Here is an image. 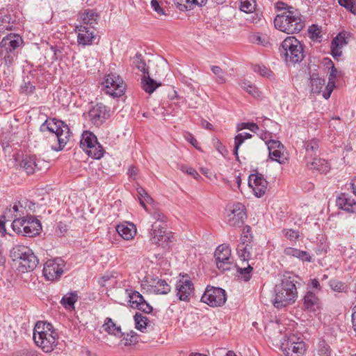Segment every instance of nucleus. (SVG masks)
I'll return each instance as SVG.
<instances>
[{
  "label": "nucleus",
  "instance_id": "26",
  "mask_svg": "<svg viewBox=\"0 0 356 356\" xmlns=\"http://www.w3.org/2000/svg\"><path fill=\"white\" fill-rule=\"evenodd\" d=\"M304 306L305 309L316 312L320 307V301L312 292L308 291L304 297Z\"/></svg>",
  "mask_w": 356,
  "mask_h": 356
},
{
  "label": "nucleus",
  "instance_id": "22",
  "mask_svg": "<svg viewBox=\"0 0 356 356\" xmlns=\"http://www.w3.org/2000/svg\"><path fill=\"white\" fill-rule=\"evenodd\" d=\"M40 163L44 162L38 160L35 156L33 155H25L23 156L22 161L19 163V165L22 168L28 175L33 174L35 170H40L42 167Z\"/></svg>",
  "mask_w": 356,
  "mask_h": 356
},
{
  "label": "nucleus",
  "instance_id": "9",
  "mask_svg": "<svg viewBox=\"0 0 356 356\" xmlns=\"http://www.w3.org/2000/svg\"><path fill=\"white\" fill-rule=\"evenodd\" d=\"M225 291L219 287L207 286L201 297V301L211 307H220L226 302Z\"/></svg>",
  "mask_w": 356,
  "mask_h": 356
},
{
  "label": "nucleus",
  "instance_id": "51",
  "mask_svg": "<svg viewBox=\"0 0 356 356\" xmlns=\"http://www.w3.org/2000/svg\"><path fill=\"white\" fill-rule=\"evenodd\" d=\"M123 334H124L122 335V337H123L122 341H123V343L124 346H130V345L135 343L138 341L137 337H136L137 334L134 331L131 330L127 334H125V333H123Z\"/></svg>",
  "mask_w": 356,
  "mask_h": 356
},
{
  "label": "nucleus",
  "instance_id": "35",
  "mask_svg": "<svg viewBox=\"0 0 356 356\" xmlns=\"http://www.w3.org/2000/svg\"><path fill=\"white\" fill-rule=\"evenodd\" d=\"M325 81L320 78L318 74H313L310 78L311 92L319 94L322 92V88L325 86Z\"/></svg>",
  "mask_w": 356,
  "mask_h": 356
},
{
  "label": "nucleus",
  "instance_id": "2",
  "mask_svg": "<svg viewBox=\"0 0 356 356\" xmlns=\"http://www.w3.org/2000/svg\"><path fill=\"white\" fill-rule=\"evenodd\" d=\"M297 297L298 292L293 278L284 275L281 283L275 287L273 305L276 308L281 309L295 302Z\"/></svg>",
  "mask_w": 356,
  "mask_h": 356
},
{
  "label": "nucleus",
  "instance_id": "58",
  "mask_svg": "<svg viewBox=\"0 0 356 356\" xmlns=\"http://www.w3.org/2000/svg\"><path fill=\"white\" fill-rule=\"evenodd\" d=\"M137 192L138 195V198L142 197L147 204H151L153 202V199L149 196V195L146 192V191L139 186L137 188Z\"/></svg>",
  "mask_w": 356,
  "mask_h": 356
},
{
  "label": "nucleus",
  "instance_id": "64",
  "mask_svg": "<svg viewBox=\"0 0 356 356\" xmlns=\"http://www.w3.org/2000/svg\"><path fill=\"white\" fill-rule=\"evenodd\" d=\"M320 356H330V349L328 345L323 343L318 350Z\"/></svg>",
  "mask_w": 356,
  "mask_h": 356
},
{
  "label": "nucleus",
  "instance_id": "62",
  "mask_svg": "<svg viewBox=\"0 0 356 356\" xmlns=\"http://www.w3.org/2000/svg\"><path fill=\"white\" fill-rule=\"evenodd\" d=\"M152 218L156 220L155 222L160 223L163 225V222L165 220V217L163 213L159 211H155L152 214Z\"/></svg>",
  "mask_w": 356,
  "mask_h": 356
},
{
  "label": "nucleus",
  "instance_id": "27",
  "mask_svg": "<svg viewBox=\"0 0 356 356\" xmlns=\"http://www.w3.org/2000/svg\"><path fill=\"white\" fill-rule=\"evenodd\" d=\"M161 86V83L156 82L149 76V74H143L141 78V88L149 94L153 93L155 90Z\"/></svg>",
  "mask_w": 356,
  "mask_h": 356
},
{
  "label": "nucleus",
  "instance_id": "47",
  "mask_svg": "<svg viewBox=\"0 0 356 356\" xmlns=\"http://www.w3.org/2000/svg\"><path fill=\"white\" fill-rule=\"evenodd\" d=\"M255 0H241L240 10L246 13H252L255 10Z\"/></svg>",
  "mask_w": 356,
  "mask_h": 356
},
{
  "label": "nucleus",
  "instance_id": "16",
  "mask_svg": "<svg viewBox=\"0 0 356 356\" xmlns=\"http://www.w3.org/2000/svg\"><path fill=\"white\" fill-rule=\"evenodd\" d=\"M268 184L264 175L261 173L251 174L248 177V186L252 189L254 195L259 198L265 195Z\"/></svg>",
  "mask_w": 356,
  "mask_h": 356
},
{
  "label": "nucleus",
  "instance_id": "57",
  "mask_svg": "<svg viewBox=\"0 0 356 356\" xmlns=\"http://www.w3.org/2000/svg\"><path fill=\"white\" fill-rule=\"evenodd\" d=\"M35 86L30 82V81H26L24 80V83L21 86V91L25 94H31L35 90Z\"/></svg>",
  "mask_w": 356,
  "mask_h": 356
},
{
  "label": "nucleus",
  "instance_id": "33",
  "mask_svg": "<svg viewBox=\"0 0 356 356\" xmlns=\"http://www.w3.org/2000/svg\"><path fill=\"white\" fill-rule=\"evenodd\" d=\"M238 257L243 260L248 261L252 259V245L251 243H240L237 247Z\"/></svg>",
  "mask_w": 356,
  "mask_h": 356
},
{
  "label": "nucleus",
  "instance_id": "29",
  "mask_svg": "<svg viewBox=\"0 0 356 356\" xmlns=\"http://www.w3.org/2000/svg\"><path fill=\"white\" fill-rule=\"evenodd\" d=\"M284 253L286 256L298 258L302 261L310 262L312 261V257L308 252L300 250L294 248L289 247L285 248Z\"/></svg>",
  "mask_w": 356,
  "mask_h": 356
},
{
  "label": "nucleus",
  "instance_id": "37",
  "mask_svg": "<svg viewBox=\"0 0 356 356\" xmlns=\"http://www.w3.org/2000/svg\"><path fill=\"white\" fill-rule=\"evenodd\" d=\"M18 52L8 51V50H0V57L3 63L6 67L11 66L17 59Z\"/></svg>",
  "mask_w": 356,
  "mask_h": 356
},
{
  "label": "nucleus",
  "instance_id": "54",
  "mask_svg": "<svg viewBox=\"0 0 356 356\" xmlns=\"http://www.w3.org/2000/svg\"><path fill=\"white\" fill-rule=\"evenodd\" d=\"M151 7L157 13L159 16H165L167 14L165 13L164 8L160 5L159 0H152L151 1Z\"/></svg>",
  "mask_w": 356,
  "mask_h": 356
},
{
  "label": "nucleus",
  "instance_id": "59",
  "mask_svg": "<svg viewBox=\"0 0 356 356\" xmlns=\"http://www.w3.org/2000/svg\"><path fill=\"white\" fill-rule=\"evenodd\" d=\"M20 214L13 213L10 208L7 207L2 215V218L6 221H11L15 218H17L20 216Z\"/></svg>",
  "mask_w": 356,
  "mask_h": 356
},
{
  "label": "nucleus",
  "instance_id": "32",
  "mask_svg": "<svg viewBox=\"0 0 356 356\" xmlns=\"http://www.w3.org/2000/svg\"><path fill=\"white\" fill-rule=\"evenodd\" d=\"M78 298L77 292L72 291L65 294L60 302L65 309H74V304L77 302Z\"/></svg>",
  "mask_w": 356,
  "mask_h": 356
},
{
  "label": "nucleus",
  "instance_id": "34",
  "mask_svg": "<svg viewBox=\"0 0 356 356\" xmlns=\"http://www.w3.org/2000/svg\"><path fill=\"white\" fill-rule=\"evenodd\" d=\"M103 327L108 334H113L116 337H121L124 334L122 332L121 327L117 326L111 318H106Z\"/></svg>",
  "mask_w": 356,
  "mask_h": 356
},
{
  "label": "nucleus",
  "instance_id": "3",
  "mask_svg": "<svg viewBox=\"0 0 356 356\" xmlns=\"http://www.w3.org/2000/svg\"><path fill=\"white\" fill-rule=\"evenodd\" d=\"M33 339L44 352L50 353L57 345L58 334L51 323L38 321L33 329Z\"/></svg>",
  "mask_w": 356,
  "mask_h": 356
},
{
  "label": "nucleus",
  "instance_id": "17",
  "mask_svg": "<svg viewBox=\"0 0 356 356\" xmlns=\"http://www.w3.org/2000/svg\"><path fill=\"white\" fill-rule=\"evenodd\" d=\"M246 218L245 206L236 202L233 204L230 213L227 215V222L232 227H240L244 224Z\"/></svg>",
  "mask_w": 356,
  "mask_h": 356
},
{
  "label": "nucleus",
  "instance_id": "20",
  "mask_svg": "<svg viewBox=\"0 0 356 356\" xmlns=\"http://www.w3.org/2000/svg\"><path fill=\"white\" fill-rule=\"evenodd\" d=\"M23 42L22 37L18 34H8L4 37L0 43V50L18 52L17 49Z\"/></svg>",
  "mask_w": 356,
  "mask_h": 356
},
{
  "label": "nucleus",
  "instance_id": "23",
  "mask_svg": "<svg viewBox=\"0 0 356 356\" xmlns=\"http://www.w3.org/2000/svg\"><path fill=\"white\" fill-rule=\"evenodd\" d=\"M24 236L33 237L40 234L42 229L40 222L32 216H26V221L25 222Z\"/></svg>",
  "mask_w": 356,
  "mask_h": 356
},
{
  "label": "nucleus",
  "instance_id": "45",
  "mask_svg": "<svg viewBox=\"0 0 356 356\" xmlns=\"http://www.w3.org/2000/svg\"><path fill=\"white\" fill-rule=\"evenodd\" d=\"M26 221V217L20 218V216L17 218H15L12 222V228L13 229L17 234H22L24 236L25 229V222Z\"/></svg>",
  "mask_w": 356,
  "mask_h": 356
},
{
  "label": "nucleus",
  "instance_id": "53",
  "mask_svg": "<svg viewBox=\"0 0 356 356\" xmlns=\"http://www.w3.org/2000/svg\"><path fill=\"white\" fill-rule=\"evenodd\" d=\"M178 168L183 172L192 176L195 179H199L201 177L197 170L191 167H187L184 165H179Z\"/></svg>",
  "mask_w": 356,
  "mask_h": 356
},
{
  "label": "nucleus",
  "instance_id": "63",
  "mask_svg": "<svg viewBox=\"0 0 356 356\" xmlns=\"http://www.w3.org/2000/svg\"><path fill=\"white\" fill-rule=\"evenodd\" d=\"M136 308L147 314H149L152 311V307L149 305V304L147 303L145 299Z\"/></svg>",
  "mask_w": 356,
  "mask_h": 356
},
{
  "label": "nucleus",
  "instance_id": "15",
  "mask_svg": "<svg viewBox=\"0 0 356 356\" xmlns=\"http://www.w3.org/2000/svg\"><path fill=\"white\" fill-rule=\"evenodd\" d=\"M268 149L269 158L280 164H284L287 161L285 148L280 141L270 140L266 143Z\"/></svg>",
  "mask_w": 356,
  "mask_h": 356
},
{
  "label": "nucleus",
  "instance_id": "7",
  "mask_svg": "<svg viewBox=\"0 0 356 356\" xmlns=\"http://www.w3.org/2000/svg\"><path fill=\"white\" fill-rule=\"evenodd\" d=\"M280 347L286 356H302L305 351V342L295 334L285 336Z\"/></svg>",
  "mask_w": 356,
  "mask_h": 356
},
{
  "label": "nucleus",
  "instance_id": "10",
  "mask_svg": "<svg viewBox=\"0 0 356 356\" xmlns=\"http://www.w3.org/2000/svg\"><path fill=\"white\" fill-rule=\"evenodd\" d=\"M150 241L159 246L167 247L170 241V234L166 232L165 227L163 225L154 222L149 230Z\"/></svg>",
  "mask_w": 356,
  "mask_h": 356
},
{
  "label": "nucleus",
  "instance_id": "41",
  "mask_svg": "<svg viewBox=\"0 0 356 356\" xmlns=\"http://www.w3.org/2000/svg\"><path fill=\"white\" fill-rule=\"evenodd\" d=\"M241 88H243L244 90H245L248 93L253 96L254 97H260V91L259 89L253 85L250 81H242L239 83Z\"/></svg>",
  "mask_w": 356,
  "mask_h": 356
},
{
  "label": "nucleus",
  "instance_id": "4",
  "mask_svg": "<svg viewBox=\"0 0 356 356\" xmlns=\"http://www.w3.org/2000/svg\"><path fill=\"white\" fill-rule=\"evenodd\" d=\"M40 130L42 132L48 131L51 134L54 140L58 143V147H53L56 151L63 149L70 137V130L67 124L61 120L55 118L46 120L40 126Z\"/></svg>",
  "mask_w": 356,
  "mask_h": 356
},
{
  "label": "nucleus",
  "instance_id": "61",
  "mask_svg": "<svg viewBox=\"0 0 356 356\" xmlns=\"http://www.w3.org/2000/svg\"><path fill=\"white\" fill-rule=\"evenodd\" d=\"M285 236L291 241L297 239L299 237L298 232L294 229L283 230Z\"/></svg>",
  "mask_w": 356,
  "mask_h": 356
},
{
  "label": "nucleus",
  "instance_id": "42",
  "mask_svg": "<svg viewBox=\"0 0 356 356\" xmlns=\"http://www.w3.org/2000/svg\"><path fill=\"white\" fill-rule=\"evenodd\" d=\"M154 291L159 294H168L170 291V286L166 281L161 279L154 280Z\"/></svg>",
  "mask_w": 356,
  "mask_h": 356
},
{
  "label": "nucleus",
  "instance_id": "21",
  "mask_svg": "<svg viewBox=\"0 0 356 356\" xmlns=\"http://www.w3.org/2000/svg\"><path fill=\"white\" fill-rule=\"evenodd\" d=\"M336 203L339 209L348 213L356 212V200L349 193H341L337 198Z\"/></svg>",
  "mask_w": 356,
  "mask_h": 356
},
{
  "label": "nucleus",
  "instance_id": "60",
  "mask_svg": "<svg viewBox=\"0 0 356 356\" xmlns=\"http://www.w3.org/2000/svg\"><path fill=\"white\" fill-rule=\"evenodd\" d=\"M330 286L332 290L337 292H342L345 290V285L340 281L331 280L330 282Z\"/></svg>",
  "mask_w": 356,
  "mask_h": 356
},
{
  "label": "nucleus",
  "instance_id": "50",
  "mask_svg": "<svg viewBox=\"0 0 356 356\" xmlns=\"http://www.w3.org/2000/svg\"><path fill=\"white\" fill-rule=\"evenodd\" d=\"M252 267L250 264L247 267H239L237 266V273L238 276H241L245 281H248L251 278V273Z\"/></svg>",
  "mask_w": 356,
  "mask_h": 356
},
{
  "label": "nucleus",
  "instance_id": "44",
  "mask_svg": "<svg viewBox=\"0 0 356 356\" xmlns=\"http://www.w3.org/2000/svg\"><path fill=\"white\" fill-rule=\"evenodd\" d=\"M252 138V135L249 133L244 134H238L234 138V154L236 156V159H238V151L240 146L243 143L245 140L249 139Z\"/></svg>",
  "mask_w": 356,
  "mask_h": 356
},
{
  "label": "nucleus",
  "instance_id": "36",
  "mask_svg": "<svg viewBox=\"0 0 356 356\" xmlns=\"http://www.w3.org/2000/svg\"><path fill=\"white\" fill-rule=\"evenodd\" d=\"M177 4L180 10L183 8L186 10H191L193 6H202L206 4L207 0H173Z\"/></svg>",
  "mask_w": 356,
  "mask_h": 356
},
{
  "label": "nucleus",
  "instance_id": "24",
  "mask_svg": "<svg viewBox=\"0 0 356 356\" xmlns=\"http://www.w3.org/2000/svg\"><path fill=\"white\" fill-rule=\"evenodd\" d=\"M116 231L124 240H130L136 233V229L133 223L120 224L116 227Z\"/></svg>",
  "mask_w": 356,
  "mask_h": 356
},
{
  "label": "nucleus",
  "instance_id": "14",
  "mask_svg": "<svg viewBox=\"0 0 356 356\" xmlns=\"http://www.w3.org/2000/svg\"><path fill=\"white\" fill-rule=\"evenodd\" d=\"M216 266L218 269L227 270L230 269L232 264L231 250L227 245H219L214 254Z\"/></svg>",
  "mask_w": 356,
  "mask_h": 356
},
{
  "label": "nucleus",
  "instance_id": "39",
  "mask_svg": "<svg viewBox=\"0 0 356 356\" xmlns=\"http://www.w3.org/2000/svg\"><path fill=\"white\" fill-rule=\"evenodd\" d=\"M128 296L129 298V302L131 303V306L134 308L137 307L142 301H143V296L136 291L132 290H126Z\"/></svg>",
  "mask_w": 356,
  "mask_h": 356
},
{
  "label": "nucleus",
  "instance_id": "8",
  "mask_svg": "<svg viewBox=\"0 0 356 356\" xmlns=\"http://www.w3.org/2000/svg\"><path fill=\"white\" fill-rule=\"evenodd\" d=\"M103 84L105 87L106 93L113 97L123 95L126 90L125 83L116 74L111 73L106 75Z\"/></svg>",
  "mask_w": 356,
  "mask_h": 356
},
{
  "label": "nucleus",
  "instance_id": "13",
  "mask_svg": "<svg viewBox=\"0 0 356 356\" xmlns=\"http://www.w3.org/2000/svg\"><path fill=\"white\" fill-rule=\"evenodd\" d=\"M110 111L108 107L97 103L89 111V120L96 127H100L110 117Z\"/></svg>",
  "mask_w": 356,
  "mask_h": 356
},
{
  "label": "nucleus",
  "instance_id": "56",
  "mask_svg": "<svg viewBox=\"0 0 356 356\" xmlns=\"http://www.w3.org/2000/svg\"><path fill=\"white\" fill-rule=\"evenodd\" d=\"M254 72L259 73L263 76L269 77L272 75L273 72L264 65H255L254 67Z\"/></svg>",
  "mask_w": 356,
  "mask_h": 356
},
{
  "label": "nucleus",
  "instance_id": "31",
  "mask_svg": "<svg viewBox=\"0 0 356 356\" xmlns=\"http://www.w3.org/2000/svg\"><path fill=\"white\" fill-rule=\"evenodd\" d=\"M97 140V137L90 131H84L80 141V147L86 152Z\"/></svg>",
  "mask_w": 356,
  "mask_h": 356
},
{
  "label": "nucleus",
  "instance_id": "11",
  "mask_svg": "<svg viewBox=\"0 0 356 356\" xmlns=\"http://www.w3.org/2000/svg\"><path fill=\"white\" fill-rule=\"evenodd\" d=\"M175 291L177 296L181 301H188L193 295L194 285L187 274L180 275L175 285Z\"/></svg>",
  "mask_w": 356,
  "mask_h": 356
},
{
  "label": "nucleus",
  "instance_id": "18",
  "mask_svg": "<svg viewBox=\"0 0 356 356\" xmlns=\"http://www.w3.org/2000/svg\"><path fill=\"white\" fill-rule=\"evenodd\" d=\"M349 33H339L331 42V55L334 58H338L342 55V49L348 44Z\"/></svg>",
  "mask_w": 356,
  "mask_h": 356
},
{
  "label": "nucleus",
  "instance_id": "55",
  "mask_svg": "<svg viewBox=\"0 0 356 356\" xmlns=\"http://www.w3.org/2000/svg\"><path fill=\"white\" fill-rule=\"evenodd\" d=\"M211 71L215 75L218 76L219 83H222L225 82V73L220 67L212 66Z\"/></svg>",
  "mask_w": 356,
  "mask_h": 356
},
{
  "label": "nucleus",
  "instance_id": "5",
  "mask_svg": "<svg viewBox=\"0 0 356 356\" xmlns=\"http://www.w3.org/2000/svg\"><path fill=\"white\" fill-rule=\"evenodd\" d=\"M279 50L286 63H299L305 58L303 44L294 36L285 38Z\"/></svg>",
  "mask_w": 356,
  "mask_h": 356
},
{
  "label": "nucleus",
  "instance_id": "48",
  "mask_svg": "<svg viewBox=\"0 0 356 356\" xmlns=\"http://www.w3.org/2000/svg\"><path fill=\"white\" fill-rule=\"evenodd\" d=\"M134 64L136 67L143 73V74H149L148 68L146 66V63L142 58L140 54H136L134 58Z\"/></svg>",
  "mask_w": 356,
  "mask_h": 356
},
{
  "label": "nucleus",
  "instance_id": "1",
  "mask_svg": "<svg viewBox=\"0 0 356 356\" xmlns=\"http://www.w3.org/2000/svg\"><path fill=\"white\" fill-rule=\"evenodd\" d=\"M276 9L282 13L274 19L275 27L287 34L299 33L305 27V20L300 10L293 6L279 1Z\"/></svg>",
  "mask_w": 356,
  "mask_h": 356
},
{
  "label": "nucleus",
  "instance_id": "30",
  "mask_svg": "<svg viewBox=\"0 0 356 356\" xmlns=\"http://www.w3.org/2000/svg\"><path fill=\"white\" fill-rule=\"evenodd\" d=\"M337 76V70L334 67V66L332 65L331 67V71L330 72L329 75V81L325 86V90L323 91V97L327 99L330 98L334 88L335 87V81L334 79H336Z\"/></svg>",
  "mask_w": 356,
  "mask_h": 356
},
{
  "label": "nucleus",
  "instance_id": "49",
  "mask_svg": "<svg viewBox=\"0 0 356 356\" xmlns=\"http://www.w3.org/2000/svg\"><path fill=\"white\" fill-rule=\"evenodd\" d=\"M339 4L356 15V0H338Z\"/></svg>",
  "mask_w": 356,
  "mask_h": 356
},
{
  "label": "nucleus",
  "instance_id": "28",
  "mask_svg": "<svg viewBox=\"0 0 356 356\" xmlns=\"http://www.w3.org/2000/svg\"><path fill=\"white\" fill-rule=\"evenodd\" d=\"M80 16L83 23L82 25L94 28V26L97 24L98 15L92 10H85L81 13Z\"/></svg>",
  "mask_w": 356,
  "mask_h": 356
},
{
  "label": "nucleus",
  "instance_id": "40",
  "mask_svg": "<svg viewBox=\"0 0 356 356\" xmlns=\"http://www.w3.org/2000/svg\"><path fill=\"white\" fill-rule=\"evenodd\" d=\"M134 318L136 328L143 332H145L149 321L148 318L139 313H136Z\"/></svg>",
  "mask_w": 356,
  "mask_h": 356
},
{
  "label": "nucleus",
  "instance_id": "6",
  "mask_svg": "<svg viewBox=\"0 0 356 356\" xmlns=\"http://www.w3.org/2000/svg\"><path fill=\"white\" fill-rule=\"evenodd\" d=\"M13 261L19 262L18 269L22 273L33 270L39 264L33 250L25 245H18L10 251Z\"/></svg>",
  "mask_w": 356,
  "mask_h": 356
},
{
  "label": "nucleus",
  "instance_id": "46",
  "mask_svg": "<svg viewBox=\"0 0 356 356\" xmlns=\"http://www.w3.org/2000/svg\"><path fill=\"white\" fill-rule=\"evenodd\" d=\"M305 147L307 152L306 159L308 161L309 156L312 157L318 149V141L316 139H312L305 143Z\"/></svg>",
  "mask_w": 356,
  "mask_h": 356
},
{
  "label": "nucleus",
  "instance_id": "43",
  "mask_svg": "<svg viewBox=\"0 0 356 356\" xmlns=\"http://www.w3.org/2000/svg\"><path fill=\"white\" fill-rule=\"evenodd\" d=\"M13 26V21L10 15L0 17V33H3L6 31H11Z\"/></svg>",
  "mask_w": 356,
  "mask_h": 356
},
{
  "label": "nucleus",
  "instance_id": "19",
  "mask_svg": "<svg viewBox=\"0 0 356 356\" xmlns=\"http://www.w3.org/2000/svg\"><path fill=\"white\" fill-rule=\"evenodd\" d=\"M75 31L78 32L77 42L83 47L92 44L95 39L94 28L85 25H76Z\"/></svg>",
  "mask_w": 356,
  "mask_h": 356
},
{
  "label": "nucleus",
  "instance_id": "38",
  "mask_svg": "<svg viewBox=\"0 0 356 356\" xmlns=\"http://www.w3.org/2000/svg\"><path fill=\"white\" fill-rule=\"evenodd\" d=\"M86 152L89 156L95 159H99L103 156L104 149L97 140L95 144L91 145L88 149L86 151Z\"/></svg>",
  "mask_w": 356,
  "mask_h": 356
},
{
  "label": "nucleus",
  "instance_id": "25",
  "mask_svg": "<svg viewBox=\"0 0 356 356\" xmlns=\"http://www.w3.org/2000/svg\"><path fill=\"white\" fill-rule=\"evenodd\" d=\"M307 166L309 169L316 170L324 174H326L330 170L328 162L323 159H314L312 161H307Z\"/></svg>",
  "mask_w": 356,
  "mask_h": 356
},
{
  "label": "nucleus",
  "instance_id": "52",
  "mask_svg": "<svg viewBox=\"0 0 356 356\" xmlns=\"http://www.w3.org/2000/svg\"><path fill=\"white\" fill-rule=\"evenodd\" d=\"M250 227L248 225H246L243 227L240 243H247L252 242V236L250 234Z\"/></svg>",
  "mask_w": 356,
  "mask_h": 356
},
{
  "label": "nucleus",
  "instance_id": "12",
  "mask_svg": "<svg viewBox=\"0 0 356 356\" xmlns=\"http://www.w3.org/2000/svg\"><path fill=\"white\" fill-rule=\"evenodd\" d=\"M64 266L65 262L60 258L49 259L44 265L43 275L47 280L54 281L61 276Z\"/></svg>",
  "mask_w": 356,
  "mask_h": 356
}]
</instances>
